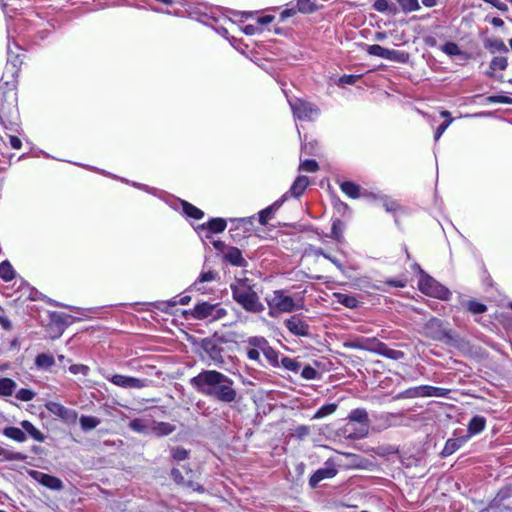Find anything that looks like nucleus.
<instances>
[{
    "mask_svg": "<svg viewBox=\"0 0 512 512\" xmlns=\"http://www.w3.org/2000/svg\"><path fill=\"white\" fill-rule=\"evenodd\" d=\"M309 183L310 182L307 176L300 175L295 179L290 189L285 194H288V198H299L301 195H303Z\"/></svg>",
    "mask_w": 512,
    "mask_h": 512,
    "instance_id": "21",
    "label": "nucleus"
},
{
    "mask_svg": "<svg viewBox=\"0 0 512 512\" xmlns=\"http://www.w3.org/2000/svg\"><path fill=\"white\" fill-rule=\"evenodd\" d=\"M453 119L450 118L448 120H445L442 124H440L434 134L435 141H438L442 134L445 132V130L449 127V125L452 123Z\"/></svg>",
    "mask_w": 512,
    "mask_h": 512,
    "instance_id": "62",
    "label": "nucleus"
},
{
    "mask_svg": "<svg viewBox=\"0 0 512 512\" xmlns=\"http://www.w3.org/2000/svg\"><path fill=\"white\" fill-rule=\"evenodd\" d=\"M227 227V222L224 218H211L208 222L198 225L195 231L201 239H210L211 234L221 233Z\"/></svg>",
    "mask_w": 512,
    "mask_h": 512,
    "instance_id": "12",
    "label": "nucleus"
},
{
    "mask_svg": "<svg viewBox=\"0 0 512 512\" xmlns=\"http://www.w3.org/2000/svg\"><path fill=\"white\" fill-rule=\"evenodd\" d=\"M288 200V194H283L274 203L261 210L258 213L259 222L261 225H266L270 219H272L274 213Z\"/></svg>",
    "mask_w": 512,
    "mask_h": 512,
    "instance_id": "19",
    "label": "nucleus"
},
{
    "mask_svg": "<svg viewBox=\"0 0 512 512\" xmlns=\"http://www.w3.org/2000/svg\"><path fill=\"white\" fill-rule=\"evenodd\" d=\"M507 66H508V60L506 57H502V56L494 57L490 62L489 70L486 72V75L488 77H493L494 71H496V70L504 71V70H506Z\"/></svg>",
    "mask_w": 512,
    "mask_h": 512,
    "instance_id": "34",
    "label": "nucleus"
},
{
    "mask_svg": "<svg viewBox=\"0 0 512 512\" xmlns=\"http://www.w3.org/2000/svg\"><path fill=\"white\" fill-rule=\"evenodd\" d=\"M360 78L361 75L345 74L339 78V83L344 85H354Z\"/></svg>",
    "mask_w": 512,
    "mask_h": 512,
    "instance_id": "61",
    "label": "nucleus"
},
{
    "mask_svg": "<svg viewBox=\"0 0 512 512\" xmlns=\"http://www.w3.org/2000/svg\"><path fill=\"white\" fill-rule=\"evenodd\" d=\"M55 364L53 355L40 353L35 358V366L41 370H49Z\"/></svg>",
    "mask_w": 512,
    "mask_h": 512,
    "instance_id": "32",
    "label": "nucleus"
},
{
    "mask_svg": "<svg viewBox=\"0 0 512 512\" xmlns=\"http://www.w3.org/2000/svg\"><path fill=\"white\" fill-rule=\"evenodd\" d=\"M294 118L301 121H314L320 115V109L314 103L295 98L289 100Z\"/></svg>",
    "mask_w": 512,
    "mask_h": 512,
    "instance_id": "9",
    "label": "nucleus"
},
{
    "mask_svg": "<svg viewBox=\"0 0 512 512\" xmlns=\"http://www.w3.org/2000/svg\"><path fill=\"white\" fill-rule=\"evenodd\" d=\"M450 390L442 387H435L431 385H422L423 397H448Z\"/></svg>",
    "mask_w": 512,
    "mask_h": 512,
    "instance_id": "31",
    "label": "nucleus"
},
{
    "mask_svg": "<svg viewBox=\"0 0 512 512\" xmlns=\"http://www.w3.org/2000/svg\"><path fill=\"white\" fill-rule=\"evenodd\" d=\"M347 347L368 351L391 360H402L405 353L401 350L389 348L384 342L376 337H359L346 344Z\"/></svg>",
    "mask_w": 512,
    "mask_h": 512,
    "instance_id": "3",
    "label": "nucleus"
},
{
    "mask_svg": "<svg viewBox=\"0 0 512 512\" xmlns=\"http://www.w3.org/2000/svg\"><path fill=\"white\" fill-rule=\"evenodd\" d=\"M350 422H357L360 427L354 429L353 424L348 423L345 427V432L348 433L347 437L350 439H362L367 436L369 431V418L368 413L364 408L353 409L348 416Z\"/></svg>",
    "mask_w": 512,
    "mask_h": 512,
    "instance_id": "7",
    "label": "nucleus"
},
{
    "mask_svg": "<svg viewBox=\"0 0 512 512\" xmlns=\"http://www.w3.org/2000/svg\"><path fill=\"white\" fill-rule=\"evenodd\" d=\"M200 357L208 366L223 368L227 362L224 357V348L214 338H204L200 343Z\"/></svg>",
    "mask_w": 512,
    "mask_h": 512,
    "instance_id": "4",
    "label": "nucleus"
},
{
    "mask_svg": "<svg viewBox=\"0 0 512 512\" xmlns=\"http://www.w3.org/2000/svg\"><path fill=\"white\" fill-rule=\"evenodd\" d=\"M36 396V393L27 388H21L16 392V398L23 402H29L34 399Z\"/></svg>",
    "mask_w": 512,
    "mask_h": 512,
    "instance_id": "52",
    "label": "nucleus"
},
{
    "mask_svg": "<svg viewBox=\"0 0 512 512\" xmlns=\"http://www.w3.org/2000/svg\"><path fill=\"white\" fill-rule=\"evenodd\" d=\"M422 385L410 387L404 391L397 393L394 396V400L400 399H413V398H422Z\"/></svg>",
    "mask_w": 512,
    "mask_h": 512,
    "instance_id": "35",
    "label": "nucleus"
},
{
    "mask_svg": "<svg viewBox=\"0 0 512 512\" xmlns=\"http://www.w3.org/2000/svg\"><path fill=\"white\" fill-rule=\"evenodd\" d=\"M335 297H336L338 303H340L341 305H343L347 308L355 309L359 306L358 299L353 295L336 293Z\"/></svg>",
    "mask_w": 512,
    "mask_h": 512,
    "instance_id": "37",
    "label": "nucleus"
},
{
    "mask_svg": "<svg viewBox=\"0 0 512 512\" xmlns=\"http://www.w3.org/2000/svg\"><path fill=\"white\" fill-rule=\"evenodd\" d=\"M6 93L2 92L0 95V121L4 122L5 118L12 116L15 111V105L11 102L5 104Z\"/></svg>",
    "mask_w": 512,
    "mask_h": 512,
    "instance_id": "39",
    "label": "nucleus"
},
{
    "mask_svg": "<svg viewBox=\"0 0 512 512\" xmlns=\"http://www.w3.org/2000/svg\"><path fill=\"white\" fill-rule=\"evenodd\" d=\"M266 302L270 317H277L281 313H291L296 309L294 299L282 289L273 291L271 295L266 297Z\"/></svg>",
    "mask_w": 512,
    "mask_h": 512,
    "instance_id": "5",
    "label": "nucleus"
},
{
    "mask_svg": "<svg viewBox=\"0 0 512 512\" xmlns=\"http://www.w3.org/2000/svg\"><path fill=\"white\" fill-rule=\"evenodd\" d=\"M467 441H468V439L464 435L460 436V437H456V438H449L446 441L444 448L442 449V451L440 453L441 456L443 458H445V457L452 455L457 450H459Z\"/></svg>",
    "mask_w": 512,
    "mask_h": 512,
    "instance_id": "22",
    "label": "nucleus"
},
{
    "mask_svg": "<svg viewBox=\"0 0 512 512\" xmlns=\"http://www.w3.org/2000/svg\"><path fill=\"white\" fill-rule=\"evenodd\" d=\"M68 318H69V316H66L61 313L54 312L51 314L52 322L59 324V325H68L69 324Z\"/></svg>",
    "mask_w": 512,
    "mask_h": 512,
    "instance_id": "64",
    "label": "nucleus"
},
{
    "mask_svg": "<svg viewBox=\"0 0 512 512\" xmlns=\"http://www.w3.org/2000/svg\"><path fill=\"white\" fill-rule=\"evenodd\" d=\"M301 376L306 380H315L320 378V373L310 365H306L302 371Z\"/></svg>",
    "mask_w": 512,
    "mask_h": 512,
    "instance_id": "54",
    "label": "nucleus"
},
{
    "mask_svg": "<svg viewBox=\"0 0 512 512\" xmlns=\"http://www.w3.org/2000/svg\"><path fill=\"white\" fill-rule=\"evenodd\" d=\"M104 377L107 381L124 389H142L147 387L150 383L146 378H137L122 374H107Z\"/></svg>",
    "mask_w": 512,
    "mask_h": 512,
    "instance_id": "10",
    "label": "nucleus"
},
{
    "mask_svg": "<svg viewBox=\"0 0 512 512\" xmlns=\"http://www.w3.org/2000/svg\"><path fill=\"white\" fill-rule=\"evenodd\" d=\"M344 223L336 218L332 221L331 237L337 241H340L343 237Z\"/></svg>",
    "mask_w": 512,
    "mask_h": 512,
    "instance_id": "50",
    "label": "nucleus"
},
{
    "mask_svg": "<svg viewBox=\"0 0 512 512\" xmlns=\"http://www.w3.org/2000/svg\"><path fill=\"white\" fill-rule=\"evenodd\" d=\"M230 289L233 300L246 312L258 314L264 311L265 307L248 278L236 279Z\"/></svg>",
    "mask_w": 512,
    "mask_h": 512,
    "instance_id": "2",
    "label": "nucleus"
},
{
    "mask_svg": "<svg viewBox=\"0 0 512 512\" xmlns=\"http://www.w3.org/2000/svg\"><path fill=\"white\" fill-rule=\"evenodd\" d=\"M79 421L81 429L85 432L95 429L100 424V419L94 416L82 415Z\"/></svg>",
    "mask_w": 512,
    "mask_h": 512,
    "instance_id": "44",
    "label": "nucleus"
},
{
    "mask_svg": "<svg viewBox=\"0 0 512 512\" xmlns=\"http://www.w3.org/2000/svg\"><path fill=\"white\" fill-rule=\"evenodd\" d=\"M211 309H213V304L208 303V302H202V303L195 305L191 314L197 320H203V319L210 320V316H211V312H212Z\"/></svg>",
    "mask_w": 512,
    "mask_h": 512,
    "instance_id": "26",
    "label": "nucleus"
},
{
    "mask_svg": "<svg viewBox=\"0 0 512 512\" xmlns=\"http://www.w3.org/2000/svg\"><path fill=\"white\" fill-rule=\"evenodd\" d=\"M486 427V419L483 416L476 415L472 417L467 425V434L464 435L469 440L472 436L480 434Z\"/></svg>",
    "mask_w": 512,
    "mask_h": 512,
    "instance_id": "23",
    "label": "nucleus"
},
{
    "mask_svg": "<svg viewBox=\"0 0 512 512\" xmlns=\"http://www.w3.org/2000/svg\"><path fill=\"white\" fill-rule=\"evenodd\" d=\"M441 50L446 55L452 57V56H460L464 60L470 59V54L462 51L457 43L455 42H446L442 45Z\"/></svg>",
    "mask_w": 512,
    "mask_h": 512,
    "instance_id": "28",
    "label": "nucleus"
},
{
    "mask_svg": "<svg viewBox=\"0 0 512 512\" xmlns=\"http://www.w3.org/2000/svg\"><path fill=\"white\" fill-rule=\"evenodd\" d=\"M487 103L512 104V98L505 95H491L486 97Z\"/></svg>",
    "mask_w": 512,
    "mask_h": 512,
    "instance_id": "58",
    "label": "nucleus"
},
{
    "mask_svg": "<svg viewBox=\"0 0 512 512\" xmlns=\"http://www.w3.org/2000/svg\"><path fill=\"white\" fill-rule=\"evenodd\" d=\"M286 329L297 337H310V325L306 318L301 314H294L284 321Z\"/></svg>",
    "mask_w": 512,
    "mask_h": 512,
    "instance_id": "11",
    "label": "nucleus"
},
{
    "mask_svg": "<svg viewBox=\"0 0 512 512\" xmlns=\"http://www.w3.org/2000/svg\"><path fill=\"white\" fill-rule=\"evenodd\" d=\"M424 334L428 338L445 342L447 344H452L456 341L455 337L452 335L451 330H448L441 319L432 317L429 319L424 327Z\"/></svg>",
    "mask_w": 512,
    "mask_h": 512,
    "instance_id": "8",
    "label": "nucleus"
},
{
    "mask_svg": "<svg viewBox=\"0 0 512 512\" xmlns=\"http://www.w3.org/2000/svg\"><path fill=\"white\" fill-rule=\"evenodd\" d=\"M280 366H283L288 371L297 373L300 370L301 364L295 358L283 356L280 360Z\"/></svg>",
    "mask_w": 512,
    "mask_h": 512,
    "instance_id": "47",
    "label": "nucleus"
},
{
    "mask_svg": "<svg viewBox=\"0 0 512 512\" xmlns=\"http://www.w3.org/2000/svg\"><path fill=\"white\" fill-rule=\"evenodd\" d=\"M263 355L266 358L269 365H271L272 367L278 368L280 366V360H279L280 353L276 349H274L272 346H269V348H266V351H264Z\"/></svg>",
    "mask_w": 512,
    "mask_h": 512,
    "instance_id": "46",
    "label": "nucleus"
},
{
    "mask_svg": "<svg viewBox=\"0 0 512 512\" xmlns=\"http://www.w3.org/2000/svg\"><path fill=\"white\" fill-rule=\"evenodd\" d=\"M189 384L199 394L219 403L231 406L240 399L234 380L217 370L203 369Z\"/></svg>",
    "mask_w": 512,
    "mask_h": 512,
    "instance_id": "1",
    "label": "nucleus"
},
{
    "mask_svg": "<svg viewBox=\"0 0 512 512\" xmlns=\"http://www.w3.org/2000/svg\"><path fill=\"white\" fill-rule=\"evenodd\" d=\"M7 62L11 64L14 68L18 67L22 62L19 54H16L13 51V48L11 47L10 44L8 45Z\"/></svg>",
    "mask_w": 512,
    "mask_h": 512,
    "instance_id": "56",
    "label": "nucleus"
},
{
    "mask_svg": "<svg viewBox=\"0 0 512 512\" xmlns=\"http://www.w3.org/2000/svg\"><path fill=\"white\" fill-rule=\"evenodd\" d=\"M183 213L189 217L196 220L202 219L204 217V212L197 208L196 206L192 205L191 203L181 200L180 201Z\"/></svg>",
    "mask_w": 512,
    "mask_h": 512,
    "instance_id": "33",
    "label": "nucleus"
},
{
    "mask_svg": "<svg viewBox=\"0 0 512 512\" xmlns=\"http://www.w3.org/2000/svg\"><path fill=\"white\" fill-rule=\"evenodd\" d=\"M341 191L352 199H357L359 197H367V198H376V196L372 193H368L364 191L361 193V188L359 185L352 181H343L340 183Z\"/></svg>",
    "mask_w": 512,
    "mask_h": 512,
    "instance_id": "20",
    "label": "nucleus"
},
{
    "mask_svg": "<svg viewBox=\"0 0 512 512\" xmlns=\"http://www.w3.org/2000/svg\"><path fill=\"white\" fill-rule=\"evenodd\" d=\"M171 457L176 461H183L188 457V451L182 447L171 449Z\"/></svg>",
    "mask_w": 512,
    "mask_h": 512,
    "instance_id": "59",
    "label": "nucleus"
},
{
    "mask_svg": "<svg viewBox=\"0 0 512 512\" xmlns=\"http://www.w3.org/2000/svg\"><path fill=\"white\" fill-rule=\"evenodd\" d=\"M27 474L33 480L37 481L39 484L50 490L60 491L64 487L62 480L56 476H52L33 469L27 470Z\"/></svg>",
    "mask_w": 512,
    "mask_h": 512,
    "instance_id": "14",
    "label": "nucleus"
},
{
    "mask_svg": "<svg viewBox=\"0 0 512 512\" xmlns=\"http://www.w3.org/2000/svg\"><path fill=\"white\" fill-rule=\"evenodd\" d=\"M249 346L259 350V353H264L266 348H269L270 344L268 340L263 336H251L247 339Z\"/></svg>",
    "mask_w": 512,
    "mask_h": 512,
    "instance_id": "38",
    "label": "nucleus"
},
{
    "mask_svg": "<svg viewBox=\"0 0 512 512\" xmlns=\"http://www.w3.org/2000/svg\"><path fill=\"white\" fill-rule=\"evenodd\" d=\"M317 254L322 255L325 259L329 260L331 263H333L341 272L344 271V267L342 263L336 259L335 257L331 256L330 254L324 252L322 249H320Z\"/></svg>",
    "mask_w": 512,
    "mask_h": 512,
    "instance_id": "63",
    "label": "nucleus"
},
{
    "mask_svg": "<svg viewBox=\"0 0 512 512\" xmlns=\"http://www.w3.org/2000/svg\"><path fill=\"white\" fill-rule=\"evenodd\" d=\"M21 428L27 433L32 439H34L37 442H44L46 437L45 435L37 429L30 421L23 420L20 423Z\"/></svg>",
    "mask_w": 512,
    "mask_h": 512,
    "instance_id": "27",
    "label": "nucleus"
},
{
    "mask_svg": "<svg viewBox=\"0 0 512 512\" xmlns=\"http://www.w3.org/2000/svg\"><path fill=\"white\" fill-rule=\"evenodd\" d=\"M176 430V426L168 422H157L152 420L151 435L163 437L170 435Z\"/></svg>",
    "mask_w": 512,
    "mask_h": 512,
    "instance_id": "25",
    "label": "nucleus"
},
{
    "mask_svg": "<svg viewBox=\"0 0 512 512\" xmlns=\"http://www.w3.org/2000/svg\"><path fill=\"white\" fill-rule=\"evenodd\" d=\"M225 262L235 267L245 268L248 265L246 259L242 256V252L239 248L229 246L223 254Z\"/></svg>",
    "mask_w": 512,
    "mask_h": 512,
    "instance_id": "18",
    "label": "nucleus"
},
{
    "mask_svg": "<svg viewBox=\"0 0 512 512\" xmlns=\"http://www.w3.org/2000/svg\"><path fill=\"white\" fill-rule=\"evenodd\" d=\"M2 434L7 438L12 439L18 443H23L27 439V436L23 429L14 426L5 427L2 431Z\"/></svg>",
    "mask_w": 512,
    "mask_h": 512,
    "instance_id": "30",
    "label": "nucleus"
},
{
    "mask_svg": "<svg viewBox=\"0 0 512 512\" xmlns=\"http://www.w3.org/2000/svg\"><path fill=\"white\" fill-rule=\"evenodd\" d=\"M366 51L369 55L377 56L383 59L391 60V61H399L400 52L393 49L385 48L378 44L367 45Z\"/></svg>",
    "mask_w": 512,
    "mask_h": 512,
    "instance_id": "17",
    "label": "nucleus"
},
{
    "mask_svg": "<svg viewBox=\"0 0 512 512\" xmlns=\"http://www.w3.org/2000/svg\"><path fill=\"white\" fill-rule=\"evenodd\" d=\"M297 10L304 14H310L316 11V5L312 0H298Z\"/></svg>",
    "mask_w": 512,
    "mask_h": 512,
    "instance_id": "51",
    "label": "nucleus"
},
{
    "mask_svg": "<svg viewBox=\"0 0 512 512\" xmlns=\"http://www.w3.org/2000/svg\"><path fill=\"white\" fill-rule=\"evenodd\" d=\"M486 49L491 53H508L509 49L501 39H487L484 43Z\"/></svg>",
    "mask_w": 512,
    "mask_h": 512,
    "instance_id": "36",
    "label": "nucleus"
},
{
    "mask_svg": "<svg viewBox=\"0 0 512 512\" xmlns=\"http://www.w3.org/2000/svg\"><path fill=\"white\" fill-rule=\"evenodd\" d=\"M0 278L6 282L15 278V270L7 260L0 263Z\"/></svg>",
    "mask_w": 512,
    "mask_h": 512,
    "instance_id": "45",
    "label": "nucleus"
},
{
    "mask_svg": "<svg viewBox=\"0 0 512 512\" xmlns=\"http://www.w3.org/2000/svg\"><path fill=\"white\" fill-rule=\"evenodd\" d=\"M217 274L213 271H207V272H202L199 277L197 278V280L189 287V290L192 291V290H198V291H201L202 288L200 287V285L202 283H205V282H211L213 280H215Z\"/></svg>",
    "mask_w": 512,
    "mask_h": 512,
    "instance_id": "40",
    "label": "nucleus"
},
{
    "mask_svg": "<svg viewBox=\"0 0 512 512\" xmlns=\"http://www.w3.org/2000/svg\"><path fill=\"white\" fill-rule=\"evenodd\" d=\"M69 371L73 375L81 374L83 376H87L90 369L87 365H84V364H73V365H70Z\"/></svg>",
    "mask_w": 512,
    "mask_h": 512,
    "instance_id": "60",
    "label": "nucleus"
},
{
    "mask_svg": "<svg viewBox=\"0 0 512 512\" xmlns=\"http://www.w3.org/2000/svg\"><path fill=\"white\" fill-rule=\"evenodd\" d=\"M151 419L135 418L129 422V428L139 434L151 435Z\"/></svg>",
    "mask_w": 512,
    "mask_h": 512,
    "instance_id": "24",
    "label": "nucleus"
},
{
    "mask_svg": "<svg viewBox=\"0 0 512 512\" xmlns=\"http://www.w3.org/2000/svg\"><path fill=\"white\" fill-rule=\"evenodd\" d=\"M337 469L333 464L325 463V467L316 470L309 479V485L316 488L318 484L325 479L333 478L337 474Z\"/></svg>",
    "mask_w": 512,
    "mask_h": 512,
    "instance_id": "16",
    "label": "nucleus"
},
{
    "mask_svg": "<svg viewBox=\"0 0 512 512\" xmlns=\"http://www.w3.org/2000/svg\"><path fill=\"white\" fill-rule=\"evenodd\" d=\"M0 456L6 461H25L28 457L26 454L14 452L0 446Z\"/></svg>",
    "mask_w": 512,
    "mask_h": 512,
    "instance_id": "43",
    "label": "nucleus"
},
{
    "mask_svg": "<svg viewBox=\"0 0 512 512\" xmlns=\"http://www.w3.org/2000/svg\"><path fill=\"white\" fill-rule=\"evenodd\" d=\"M418 268H420L417 265ZM420 270V279L418 282L419 290L430 297L438 298L440 300H448L451 296V292L444 285L439 283L433 277Z\"/></svg>",
    "mask_w": 512,
    "mask_h": 512,
    "instance_id": "6",
    "label": "nucleus"
},
{
    "mask_svg": "<svg viewBox=\"0 0 512 512\" xmlns=\"http://www.w3.org/2000/svg\"><path fill=\"white\" fill-rule=\"evenodd\" d=\"M230 222L233 224V227L229 231L230 236L234 242H237L245 237V235L238 233V230H242L244 234H250L254 230L255 217L231 218Z\"/></svg>",
    "mask_w": 512,
    "mask_h": 512,
    "instance_id": "13",
    "label": "nucleus"
},
{
    "mask_svg": "<svg viewBox=\"0 0 512 512\" xmlns=\"http://www.w3.org/2000/svg\"><path fill=\"white\" fill-rule=\"evenodd\" d=\"M467 308L472 314H482L486 312L487 307L485 304L476 300H470L467 303Z\"/></svg>",
    "mask_w": 512,
    "mask_h": 512,
    "instance_id": "53",
    "label": "nucleus"
},
{
    "mask_svg": "<svg viewBox=\"0 0 512 512\" xmlns=\"http://www.w3.org/2000/svg\"><path fill=\"white\" fill-rule=\"evenodd\" d=\"M373 9L380 13H391L397 12L395 4L390 3L388 0H376L373 4Z\"/></svg>",
    "mask_w": 512,
    "mask_h": 512,
    "instance_id": "42",
    "label": "nucleus"
},
{
    "mask_svg": "<svg viewBox=\"0 0 512 512\" xmlns=\"http://www.w3.org/2000/svg\"><path fill=\"white\" fill-rule=\"evenodd\" d=\"M17 384L10 378H0V395L11 396L15 392Z\"/></svg>",
    "mask_w": 512,
    "mask_h": 512,
    "instance_id": "41",
    "label": "nucleus"
},
{
    "mask_svg": "<svg viewBox=\"0 0 512 512\" xmlns=\"http://www.w3.org/2000/svg\"><path fill=\"white\" fill-rule=\"evenodd\" d=\"M337 409L336 403H328L321 406L313 416V419H321L333 414Z\"/></svg>",
    "mask_w": 512,
    "mask_h": 512,
    "instance_id": "49",
    "label": "nucleus"
},
{
    "mask_svg": "<svg viewBox=\"0 0 512 512\" xmlns=\"http://www.w3.org/2000/svg\"><path fill=\"white\" fill-rule=\"evenodd\" d=\"M210 321H216L224 318L227 315V311L223 308L219 303L213 304V309H211Z\"/></svg>",
    "mask_w": 512,
    "mask_h": 512,
    "instance_id": "55",
    "label": "nucleus"
},
{
    "mask_svg": "<svg viewBox=\"0 0 512 512\" xmlns=\"http://www.w3.org/2000/svg\"><path fill=\"white\" fill-rule=\"evenodd\" d=\"M47 410L64 421H74L77 417L75 410L69 409L59 402L50 401L46 404Z\"/></svg>",
    "mask_w": 512,
    "mask_h": 512,
    "instance_id": "15",
    "label": "nucleus"
},
{
    "mask_svg": "<svg viewBox=\"0 0 512 512\" xmlns=\"http://www.w3.org/2000/svg\"><path fill=\"white\" fill-rule=\"evenodd\" d=\"M381 199L383 200V207L388 213H392L394 215L395 223L399 226L398 213H404V208L398 202L390 200L386 196H382Z\"/></svg>",
    "mask_w": 512,
    "mask_h": 512,
    "instance_id": "29",
    "label": "nucleus"
},
{
    "mask_svg": "<svg viewBox=\"0 0 512 512\" xmlns=\"http://www.w3.org/2000/svg\"><path fill=\"white\" fill-rule=\"evenodd\" d=\"M299 169L313 173L319 169V165L313 159H306L303 162H301Z\"/></svg>",
    "mask_w": 512,
    "mask_h": 512,
    "instance_id": "57",
    "label": "nucleus"
},
{
    "mask_svg": "<svg viewBox=\"0 0 512 512\" xmlns=\"http://www.w3.org/2000/svg\"><path fill=\"white\" fill-rule=\"evenodd\" d=\"M397 2L405 14L415 12L420 9L418 0H397Z\"/></svg>",
    "mask_w": 512,
    "mask_h": 512,
    "instance_id": "48",
    "label": "nucleus"
}]
</instances>
